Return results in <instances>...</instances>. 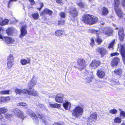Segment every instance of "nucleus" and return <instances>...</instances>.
<instances>
[{"label":"nucleus","instance_id":"16","mask_svg":"<svg viewBox=\"0 0 125 125\" xmlns=\"http://www.w3.org/2000/svg\"><path fill=\"white\" fill-rule=\"evenodd\" d=\"M118 34L120 41H123L124 38V30L122 28L119 31Z\"/></svg>","mask_w":125,"mask_h":125},{"label":"nucleus","instance_id":"32","mask_svg":"<svg viewBox=\"0 0 125 125\" xmlns=\"http://www.w3.org/2000/svg\"><path fill=\"white\" fill-rule=\"evenodd\" d=\"M31 16L34 19L36 20L39 18V14L38 12L33 13L31 15Z\"/></svg>","mask_w":125,"mask_h":125},{"label":"nucleus","instance_id":"31","mask_svg":"<svg viewBox=\"0 0 125 125\" xmlns=\"http://www.w3.org/2000/svg\"><path fill=\"white\" fill-rule=\"evenodd\" d=\"M77 5L80 8H83L85 6V4L84 3L82 2L81 1H78L77 3Z\"/></svg>","mask_w":125,"mask_h":125},{"label":"nucleus","instance_id":"28","mask_svg":"<svg viewBox=\"0 0 125 125\" xmlns=\"http://www.w3.org/2000/svg\"><path fill=\"white\" fill-rule=\"evenodd\" d=\"M88 31L90 33H96L97 34V35H98V34L100 33V31L92 29H89Z\"/></svg>","mask_w":125,"mask_h":125},{"label":"nucleus","instance_id":"58","mask_svg":"<svg viewBox=\"0 0 125 125\" xmlns=\"http://www.w3.org/2000/svg\"><path fill=\"white\" fill-rule=\"evenodd\" d=\"M3 97H0V103H1L2 102H4Z\"/></svg>","mask_w":125,"mask_h":125},{"label":"nucleus","instance_id":"52","mask_svg":"<svg viewBox=\"0 0 125 125\" xmlns=\"http://www.w3.org/2000/svg\"><path fill=\"white\" fill-rule=\"evenodd\" d=\"M60 15L62 17L64 18L65 17V14L63 12H62L60 13Z\"/></svg>","mask_w":125,"mask_h":125},{"label":"nucleus","instance_id":"18","mask_svg":"<svg viewBox=\"0 0 125 125\" xmlns=\"http://www.w3.org/2000/svg\"><path fill=\"white\" fill-rule=\"evenodd\" d=\"M97 50V51L100 53L103 56L106 54L107 52L106 49L104 48H100L98 47Z\"/></svg>","mask_w":125,"mask_h":125},{"label":"nucleus","instance_id":"63","mask_svg":"<svg viewBox=\"0 0 125 125\" xmlns=\"http://www.w3.org/2000/svg\"><path fill=\"white\" fill-rule=\"evenodd\" d=\"M115 29H116V30H117V29H118V28H115Z\"/></svg>","mask_w":125,"mask_h":125},{"label":"nucleus","instance_id":"61","mask_svg":"<svg viewBox=\"0 0 125 125\" xmlns=\"http://www.w3.org/2000/svg\"><path fill=\"white\" fill-rule=\"evenodd\" d=\"M121 125H125V122H123Z\"/></svg>","mask_w":125,"mask_h":125},{"label":"nucleus","instance_id":"26","mask_svg":"<svg viewBox=\"0 0 125 125\" xmlns=\"http://www.w3.org/2000/svg\"><path fill=\"white\" fill-rule=\"evenodd\" d=\"M105 31L104 32V33L106 35L108 36H109L111 34L112 32V30L109 28H108L107 29H105Z\"/></svg>","mask_w":125,"mask_h":125},{"label":"nucleus","instance_id":"24","mask_svg":"<svg viewBox=\"0 0 125 125\" xmlns=\"http://www.w3.org/2000/svg\"><path fill=\"white\" fill-rule=\"evenodd\" d=\"M5 116L6 118L9 120H12L13 118V115L12 114L7 113L5 114Z\"/></svg>","mask_w":125,"mask_h":125},{"label":"nucleus","instance_id":"8","mask_svg":"<svg viewBox=\"0 0 125 125\" xmlns=\"http://www.w3.org/2000/svg\"><path fill=\"white\" fill-rule=\"evenodd\" d=\"M64 95L62 94H58L55 96V101L58 103H62L63 100Z\"/></svg>","mask_w":125,"mask_h":125},{"label":"nucleus","instance_id":"47","mask_svg":"<svg viewBox=\"0 0 125 125\" xmlns=\"http://www.w3.org/2000/svg\"><path fill=\"white\" fill-rule=\"evenodd\" d=\"M0 120L2 121H5V118L1 114H0Z\"/></svg>","mask_w":125,"mask_h":125},{"label":"nucleus","instance_id":"43","mask_svg":"<svg viewBox=\"0 0 125 125\" xmlns=\"http://www.w3.org/2000/svg\"><path fill=\"white\" fill-rule=\"evenodd\" d=\"M120 115L122 117H125V112L124 111H121L120 112Z\"/></svg>","mask_w":125,"mask_h":125},{"label":"nucleus","instance_id":"39","mask_svg":"<svg viewBox=\"0 0 125 125\" xmlns=\"http://www.w3.org/2000/svg\"><path fill=\"white\" fill-rule=\"evenodd\" d=\"M114 122L115 123H120L121 122V118L119 117L115 118L114 119Z\"/></svg>","mask_w":125,"mask_h":125},{"label":"nucleus","instance_id":"54","mask_svg":"<svg viewBox=\"0 0 125 125\" xmlns=\"http://www.w3.org/2000/svg\"><path fill=\"white\" fill-rule=\"evenodd\" d=\"M56 2L58 3H61L63 2L64 0H56Z\"/></svg>","mask_w":125,"mask_h":125},{"label":"nucleus","instance_id":"17","mask_svg":"<svg viewBox=\"0 0 125 125\" xmlns=\"http://www.w3.org/2000/svg\"><path fill=\"white\" fill-rule=\"evenodd\" d=\"M119 61V59L117 57H115L112 60L111 65L113 67L116 66Z\"/></svg>","mask_w":125,"mask_h":125},{"label":"nucleus","instance_id":"60","mask_svg":"<svg viewBox=\"0 0 125 125\" xmlns=\"http://www.w3.org/2000/svg\"><path fill=\"white\" fill-rule=\"evenodd\" d=\"M2 21V18L0 17V24L1 21Z\"/></svg>","mask_w":125,"mask_h":125},{"label":"nucleus","instance_id":"48","mask_svg":"<svg viewBox=\"0 0 125 125\" xmlns=\"http://www.w3.org/2000/svg\"><path fill=\"white\" fill-rule=\"evenodd\" d=\"M85 82L87 83H89L91 81L90 79L89 78H87L85 79Z\"/></svg>","mask_w":125,"mask_h":125},{"label":"nucleus","instance_id":"64","mask_svg":"<svg viewBox=\"0 0 125 125\" xmlns=\"http://www.w3.org/2000/svg\"><path fill=\"white\" fill-rule=\"evenodd\" d=\"M113 25H114V26H115V24H114Z\"/></svg>","mask_w":125,"mask_h":125},{"label":"nucleus","instance_id":"21","mask_svg":"<svg viewBox=\"0 0 125 125\" xmlns=\"http://www.w3.org/2000/svg\"><path fill=\"white\" fill-rule=\"evenodd\" d=\"M63 106L66 110H69L71 108V104L69 102H66L63 103Z\"/></svg>","mask_w":125,"mask_h":125},{"label":"nucleus","instance_id":"53","mask_svg":"<svg viewBox=\"0 0 125 125\" xmlns=\"http://www.w3.org/2000/svg\"><path fill=\"white\" fill-rule=\"evenodd\" d=\"M16 1V0H10L9 3H8V6H9L10 4H11V2L14 1Z\"/></svg>","mask_w":125,"mask_h":125},{"label":"nucleus","instance_id":"6","mask_svg":"<svg viewBox=\"0 0 125 125\" xmlns=\"http://www.w3.org/2000/svg\"><path fill=\"white\" fill-rule=\"evenodd\" d=\"M14 114L17 117L22 119H24L26 117L23 112L18 109H17L15 110Z\"/></svg>","mask_w":125,"mask_h":125},{"label":"nucleus","instance_id":"14","mask_svg":"<svg viewBox=\"0 0 125 125\" xmlns=\"http://www.w3.org/2000/svg\"><path fill=\"white\" fill-rule=\"evenodd\" d=\"M97 74L99 78H102L105 76V73L101 69H99L97 71Z\"/></svg>","mask_w":125,"mask_h":125},{"label":"nucleus","instance_id":"2","mask_svg":"<svg viewBox=\"0 0 125 125\" xmlns=\"http://www.w3.org/2000/svg\"><path fill=\"white\" fill-rule=\"evenodd\" d=\"M83 107L81 106L78 105L72 111V115L75 118H80L83 115Z\"/></svg>","mask_w":125,"mask_h":125},{"label":"nucleus","instance_id":"22","mask_svg":"<svg viewBox=\"0 0 125 125\" xmlns=\"http://www.w3.org/2000/svg\"><path fill=\"white\" fill-rule=\"evenodd\" d=\"M30 62V60L29 58L26 59L21 60L20 62L22 65H25L29 63Z\"/></svg>","mask_w":125,"mask_h":125},{"label":"nucleus","instance_id":"57","mask_svg":"<svg viewBox=\"0 0 125 125\" xmlns=\"http://www.w3.org/2000/svg\"><path fill=\"white\" fill-rule=\"evenodd\" d=\"M41 8H38V9L39 10H40L43 7V4L42 3H40Z\"/></svg>","mask_w":125,"mask_h":125},{"label":"nucleus","instance_id":"19","mask_svg":"<svg viewBox=\"0 0 125 125\" xmlns=\"http://www.w3.org/2000/svg\"><path fill=\"white\" fill-rule=\"evenodd\" d=\"M100 64V62L99 61H97L95 60H94L90 64L91 66L93 67L94 68H96L97 66H99Z\"/></svg>","mask_w":125,"mask_h":125},{"label":"nucleus","instance_id":"33","mask_svg":"<svg viewBox=\"0 0 125 125\" xmlns=\"http://www.w3.org/2000/svg\"><path fill=\"white\" fill-rule=\"evenodd\" d=\"M114 72L116 74L120 75L122 73V71L121 69H117L115 70Z\"/></svg>","mask_w":125,"mask_h":125},{"label":"nucleus","instance_id":"23","mask_svg":"<svg viewBox=\"0 0 125 125\" xmlns=\"http://www.w3.org/2000/svg\"><path fill=\"white\" fill-rule=\"evenodd\" d=\"M15 31L16 30L13 27H11L7 30L6 32L8 35H10L12 34L13 32H15Z\"/></svg>","mask_w":125,"mask_h":125},{"label":"nucleus","instance_id":"42","mask_svg":"<svg viewBox=\"0 0 125 125\" xmlns=\"http://www.w3.org/2000/svg\"><path fill=\"white\" fill-rule=\"evenodd\" d=\"M117 112V111L115 109L111 110L110 111L109 113H110L112 114L113 115L115 114H116Z\"/></svg>","mask_w":125,"mask_h":125},{"label":"nucleus","instance_id":"62","mask_svg":"<svg viewBox=\"0 0 125 125\" xmlns=\"http://www.w3.org/2000/svg\"><path fill=\"white\" fill-rule=\"evenodd\" d=\"M115 84H117L118 83L117 82H115Z\"/></svg>","mask_w":125,"mask_h":125},{"label":"nucleus","instance_id":"35","mask_svg":"<svg viewBox=\"0 0 125 125\" xmlns=\"http://www.w3.org/2000/svg\"><path fill=\"white\" fill-rule=\"evenodd\" d=\"M14 58L12 54L10 55L8 57L7 60L8 61L13 62Z\"/></svg>","mask_w":125,"mask_h":125},{"label":"nucleus","instance_id":"55","mask_svg":"<svg viewBox=\"0 0 125 125\" xmlns=\"http://www.w3.org/2000/svg\"><path fill=\"white\" fill-rule=\"evenodd\" d=\"M31 2V4L32 5H34L35 3V2L33 0H29Z\"/></svg>","mask_w":125,"mask_h":125},{"label":"nucleus","instance_id":"15","mask_svg":"<svg viewBox=\"0 0 125 125\" xmlns=\"http://www.w3.org/2000/svg\"><path fill=\"white\" fill-rule=\"evenodd\" d=\"M53 12L51 10L47 9H45L41 13L40 15L42 16L45 15L46 14H48L50 15H51Z\"/></svg>","mask_w":125,"mask_h":125},{"label":"nucleus","instance_id":"3","mask_svg":"<svg viewBox=\"0 0 125 125\" xmlns=\"http://www.w3.org/2000/svg\"><path fill=\"white\" fill-rule=\"evenodd\" d=\"M120 4L119 0H115L114 3V9L118 16L120 18H123V13L121 9L119 8Z\"/></svg>","mask_w":125,"mask_h":125},{"label":"nucleus","instance_id":"56","mask_svg":"<svg viewBox=\"0 0 125 125\" xmlns=\"http://www.w3.org/2000/svg\"><path fill=\"white\" fill-rule=\"evenodd\" d=\"M122 4L123 6L125 7V0H122Z\"/></svg>","mask_w":125,"mask_h":125},{"label":"nucleus","instance_id":"25","mask_svg":"<svg viewBox=\"0 0 125 125\" xmlns=\"http://www.w3.org/2000/svg\"><path fill=\"white\" fill-rule=\"evenodd\" d=\"M102 14L105 15L107 14L108 13L109 11L108 9L105 7H103L101 10Z\"/></svg>","mask_w":125,"mask_h":125},{"label":"nucleus","instance_id":"49","mask_svg":"<svg viewBox=\"0 0 125 125\" xmlns=\"http://www.w3.org/2000/svg\"><path fill=\"white\" fill-rule=\"evenodd\" d=\"M96 41L98 43H100L102 42V40L99 37H98L96 39Z\"/></svg>","mask_w":125,"mask_h":125},{"label":"nucleus","instance_id":"34","mask_svg":"<svg viewBox=\"0 0 125 125\" xmlns=\"http://www.w3.org/2000/svg\"><path fill=\"white\" fill-rule=\"evenodd\" d=\"M8 111L7 109L5 107L0 108V114H4Z\"/></svg>","mask_w":125,"mask_h":125},{"label":"nucleus","instance_id":"11","mask_svg":"<svg viewBox=\"0 0 125 125\" xmlns=\"http://www.w3.org/2000/svg\"><path fill=\"white\" fill-rule=\"evenodd\" d=\"M16 94L19 95H21L22 94H27V90L25 89H19L16 88L14 90Z\"/></svg>","mask_w":125,"mask_h":125},{"label":"nucleus","instance_id":"5","mask_svg":"<svg viewBox=\"0 0 125 125\" xmlns=\"http://www.w3.org/2000/svg\"><path fill=\"white\" fill-rule=\"evenodd\" d=\"M27 113L33 119L34 123L36 124H38L39 123V121L37 116L36 115L30 110H28Z\"/></svg>","mask_w":125,"mask_h":125},{"label":"nucleus","instance_id":"40","mask_svg":"<svg viewBox=\"0 0 125 125\" xmlns=\"http://www.w3.org/2000/svg\"><path fill=\"white\" fill-rule=\"evenodd\" d=\"M10 92L9 90H3L0 92V93L2 94H9Z\"/></svg>","mask_w":125,"mask_h":125},{"label":"nucleus","instance_id":"7","mask_svg":"<svg viewBox=\"0 0 125 125\" xmlns=\"http://www.w3.org/2000/svg\"><path fill=\"white\" fill-rule=\"evenodd\" d=\"M37 78L33 77L28 84V86L30 89L32 88L36 85L37 82Z\"/></svg>","mask_w":125,"mask_h":125},{"label":"nucleus","instance_id":"12","mask_svg":"<svg viewBox=\"0 0 125 125\" xmlns=\"http://www.w3.org/2000/svg\"><path fill=\"white\" fill-rule=\"evenodd\" d=\"M27 27L26 25H24L21 28V34L20 36V38L24 36L27 33V31L25 30V29Z\"/></svg>","mask_w":125,"mask_h":125},{"label":"nucleus","instance_id":"20","mask_svg":"<svg viewBox=\"0 0 125 125\" xmlns=\"http://www.w3.org/2000/svg\"><path fill=\"white\" fill-rule=\"evenodd\" d=\"M97 118V114L96 113H93L91 114L90 115V117H89L88 119L90 120H91L93 121L96 120Z\"/></svg>","mask_w":125,"mask_h":125},{"label":"nucleus","instance_id":"30","mask_svg":"<svg viewBox=\"0 0 125 125\" xmlns=\"http://www.w3.org/2000/svg\"><path fill=\"white\" fill-rule=\"evenodd\" d=\"M62 30H58L55 31V34L57 36H59L61 35L63 32Z\"/></svg>","mask_w":125,"mask_h":125},{"label":"nucleus","instance_id":"27","mask_svg":"<svg viewBox=\"0 0 125 125\" xmlns=\"http://www.w3.org/2000/svg\"><path fill=\"white\" fill-rule=\"evenodd\" d=\"M49 106L52 108H59L61 106V104H59L57 103L54 104H52L50 103H49Z\"/></svg>","mask_w":125,"mask_h":125},{"label":"nucleus","instance_id":"59","mask_svg":"<svg viewBox=\"0 0 125 125\" xmlns=\"http://www.w3.org/2000/svg\"><path fill=\"white\" fill-rule=\"evenodd\" d=\"M53 125H61L60 123H54Z\"/></svg>","mask_w":125,"mask_h":125},{"label":"nucleus","instance_id":"9","mask_svg":"<svg viewBox=\"0 0 125 125\" xmlns=\"http://www.w3.org/2000/svg\"><path fill=\"white\" fill-rule=\"evenodd\" d=\"M0 38L2 39L3 40L8 44L12 43L14 42L15 41L9 37H2L1 34H0Z\"/></svg>","mask_w":125,"mask_h":125},{"label":"nucleus","instance_id":"38","mask_svg":"<svg viewBox=\"0 0 125 125\" xmlns=\"http://www.w3.org/2000/svg\"><path fill=\"white\" fill-rule=\"evenodd\" d=\"M13 62L8 61L7 62L8 68L9 69H10L13 65Z\"/></svg>","mask_w":125,"mask_h":125},{"label":"nucleus","instance_id":"45","mask_svg":"<svg viewBox=\"0 0 125 125\" xmlns=\"http://www.w3.org/2000/svg\"><path fill=\"white\" fill-rule=\"evenodd\" d=\"M4 102L8 101L10 100V98L9 97H3Z\"/></svg>","mask_w":125,"mask_h":125},{"label":"nucleus","instance_id":"36","mask_svg":"<svg viewBox=\"0 0 125 125\" xmlns=\"http://www.w3.org/2000/svg\"><path fill=\"white\" fill-rule=\"evenodd\" d=\"M9 22V20L7 19H5L3 20L2 19V21H1L0 24V25H5L7 24Z\"/></svg>","mask_w":125,"mask_h":125},{"label":"nucleus","instance_id":"4","mask_svg":"<svg viewBox=\"0 0 125 125\" xmlns=\"http://www.w3.org/2000/svg\"><path fill=\"white\" fill-rule=\"evenodd\" d=\"M77 64L79 66V68L83 69L86 66V62L85 60L82 58L78 59Z\"/></svg>","mask_w":125,"mask_h":125},{"label":"nucleus","instance_id":"29","mask_svg":"<svg viewBox=\"0 0 125 125\" xmlns=\"http://www.w3.org/2000/svg\"><path fill=\"white\" fill-rule=\"evenodd\" d=\"M38 115L39 118H41L42 120L44 123L46 125H47V124L46 121L47 120L45 119L43 115L42 114H39Z\"/></svg>","mask_w":125,"mask_h":125},{"label":"nucleus","instance_id":"10","mask_svg":"<svg viewBox=\"0 0 125 125\" xmlns=\"http://www.w3.org/2000/svg\"><path fill=\"white\" fill-rule=\"evenodd\" d=\"M69 12L70 16L73 17L71 19V20L73 22L74 17L77 15L78 11L75 8H73L71 9Z\"/></svg>","mask_w":125,"mask_h":125},{"label":"nucleus","instance_id":"51","mask_svg":"<svg viewBox=\"0 0 125 125\" xmlns=\"http://www.w3.org/2000/svg\"><path fill=\"white\" fill-rule=\"evenodd\" d=\"M119 53L117 52H114L112 53L111 54V56H112L115 55H118Z\"/></svg>","mask_w":125,"mask_h":125},{"label":"nucleus","instance_id":"37","mask_svg":"<svg viewBox=\"0 0 125 125\" xmlns=\"http://www.w3.org/2000/svg\"><path fill=\"white\" fill-rule=\"evenodd\" d=\"M17 106H24L25 108H27L28 107V105L25 103L23 102H21L18 103L17 104Z\"/></svg>","mask_w":125,"mask_h":125},{"label":"nucleus","instance_id":"41","mask_svg":"<svg viewBox=\"0 0 125 125\" xmlns=\"http://www.w3.org/2000/svg\"><path fill=\"white\" fill-rule=\"evenodd\" d=\"M115 40H114L113 41L110 43L108 46V48L109 49H110L111 48H113V47L115 43Z\"/></svg>","mask_w":125,"mask_h":125},{"label":"nucleus","instance_id":"44","mask_svg":"<svg viewBox=\"0 0 125 125\" xmlns=\"http://www.w3.org/2000/svg\"><path fill=\"white\" fill-rule=\"evenodd\" d=\"M64 22L65 21L64 20H61L59 21L58 25H64Z\"/></svg>","mask_w":125,"mask_h":125},{"label":"nucleus","instance_id":"1","mask_svg":"<svg viewBox=\"0 0 125 125\" xmlns=\"http://www.w3.org/2000/svg\"><path fill=\"white\" fill-rule=\"evenodd\" d=\"M83 21L85 23L92 24L98 21V19L96 17L86 14L83 17Z\"/></svg>","mask_w":125,"mask_h":125},{"label":"nucleus","instance_id":"50","mask_svg":"<svg viewBox=\"0 0 125 125\" xmlns=\"http://www.w3.org/2000/svg\"><path fill=\"white\" fill-rule=\"evenodd\" d=\"M37 106L38 107L41 108H43L44 107V105L43 104L40 103L38 104Z\"/></svg>","mask_w":125,"mask_h":125},{"label":"nucleus","instance_id":"46","mask_svg":"<svg viewBox=\"0 0 125 125\" xmlns=\"http://www.w3.org/2000/svg\"><path fill=\"white\" fill-rule=\"evenodd\" d=\"M91 45V46L92 47H93L94 44V39L92 38L91 39V41L90 43Z\"/></svg>","mask_w":125,"mask_h":125},{"label":"nucleus","instance_id":"13","mask_svg":"<svg viewBox=\"0 0 125 125\" xmlns=\"http://www.w3.org/2000/svg\"><path fill=\"white\" fill-rule=\"evenodd\" d=\"M29 95H32L34 96H37L39 95V94L38 92L34 89H32L30 91L27 90V94Z\"/></svg>","mask_w":125,"mask_h":125}]
</instances>
